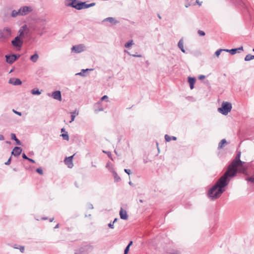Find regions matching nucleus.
Instances as JSON below:
<instances>
[{
	"mask_svg": "<svg viewBox=\"0 0 254 254\" xmlns=\"http://www.w3.org/2000/svg\"><path fill=\"white\" fill-rule=\"evenodd\" d=\"M93 69H89V68H87V69H82L81 72H79V73H77L76 74V75H80V76H85V74H84V73L87 71H89V70H92Z\"/></svg>",
	"mask_w": 254,
	"mask_h": 254,
	"instance_id": "obj_25",
	"label": "nucleus"
},
{
	"mask_svg": "<svg viewBox=\"0 0 254 254\" xmlns=\"http://www.w3.org/2000/svg\"><path fill=\"white\" fill-rule=\"evenodd\" d=\"M23 42L21 38L17 36L11 41L12 45L16 48H21L23 45Z\"/></svg>",
	"mask_w": 254,
	"mask_h": 254,
	"instance_id": "obj_9",
	"label": "nucleus"
},
{
	"mask_svg": "<svg viewBox=\"0 0 254 254\" xmlns=\"http://www.w3.org/2000/svg\"><path fill=\"white\" fill-rule=\"evenodd\" d=\"M103 109L102 108H100L99 109V111H103Z\"/></svg>",
	"mask_w": 254,
	"mask_h": 254,
	"instance_id": "obj_62",
	"label": "nucleus"
},
{
	"mask_svg": "<svg viewBox=\"0 0 254 254\" xmlns=\"http://www.w3.org/2000/svg\"><path fill=\"white\" fill-rule=\"evenodd\" d=\"M77 0H72V2L68 4V6H70L75 8V5H76Z\"/></svg>",
	"mask_w": 254,
	"mask_h": 254,
	"instance_id": "obj_31",
	"label": "nucleus"
},
{
	"mask_svg": "<svg viewBox=\"0 0 254 254\" xmlns=\"http://www.w3.org/2000/svg\"><path fill=\"white\" fill-rule=\"evenodd\" d=\"M106 167L111 172V171H114L113 165L110 162H108L106 165Z\"/></svg>",
	"mask_w": 254,
	"mask_h": 254,
	"instance_id": "obj_27",
	"label": "nucleus"
},
{
	"mask_svg": "<svg viewBox=\"0 0 254 254\" xmlns=\"http://www.w3.org/2000/svg\"><path fill=\"white\" fill-rule=\"evenodd\" d=\"M36 172L40 175L43 174V170L41 168H38L36 169Z\"/></svg>",
	"mask_w": 254,
	"mask_h": 254,
	"instance_id": "obj_37",
	"label": "nucleus"
},
{
	"mask_svg": "<svg viewBox=\"0 0 254 254\" xmlns=\"http://www.w3.org/2000/svg\"><path fill=\"white\" fill-rule=\"evenodd\" d=\"M111 172L113 173L114 177V180L116 182H118L121 180L120 177L118 175L116 172L114 171H111Z\"/></svg>",
	"mask_w": 254,
	"mask_h": 254,
	"instance_id": "obj_23",
	"label": "nucleus"
},
{
	"mask_svg": "<svg viewBox=\"0 0 254 254\" xmlns=\"http://www.w3.org/2000/svg\"><path fill=\"white\" fill-rule=\"evenodd\" d=\"M42 219L43 220H47V217H43V218H42Z\"/></svg>",
	"mask_w": 254,
	"mask_h": 254,
	"instance_id": "obj_60",
	"label": "nucleus"
},
{
	"mask_svg": "<svg viewBox=\"0 0 254 254\" xmlns=\"http://www.w3.org/2000/svg\"><path fill=\"white\" fill-rule=\"evenodd\" d=\"M11 34V29L8 27H5L0 30V39H7Z\"/></svg>",
	"mask_w": 254,
	"mask_h": 254,
	"instance_id": "obj_7",
	"label": "nucleus"
},
{
	"mask_svg": "<svg viewBox=\"0 0 254 254\" xmlns=\"http://www.w3.org/2000/svg\"><path fill=\"white\" fill-rule=\"evenodd\" d=\"M65 131V129L64 128H63L62 129H61V131L62 132H64Z\"/></svg>",
	"mask_w": 254,
	"mask_h": 254,
	"instance_id": "obj_58",
	"label": "nucleus"
},
{
	"mask_svg": "<svg viewBox=\"0 0 254 254\" xmlns=\"http://www.w3.org/2000/svg\"><path fill=\"white\" fill-rule=\"evenodd\" d=\"M246 180L248 182H251V183L254 184V177L252 176V177L247 178L246 179Z\"/></svg>",
	"mask_w": 254,
	"mask_h": 254,
	"instance_id": "obj_35",
	"label": "nucleus"
},
{
	"mask_svg": "<svg viewBox=\"0 0 254 254\" xmlns=\"http://www.w3.org/2000/svg\"><path fill=\"white\" fill-rule=\"evenodd\" d=\"M88 208L89 209H93V206L92 204H88Z\"/></svg>",
	"mask_w": 254,
	"mask_h": 254,
	"instance_id": "obj_50",
	"label": "nucleus"
},
{
	"mask_svg": "<svg viewBox=\"0 0 254 254\" xmlns=\"http://www.w3.org/2000/svg\"><path fill=\"white\" fill-rule=\"evenodd\" d=\"M241 152H239L235 158L232 161L228 166L227 171L225 173L229 177L233 178L237 175L238 172H240L243 168L244 162L240 160Z\"/></svg>",
	"mask_w": 254,
	"mask_h": 254,
	"instance_id": "obj_2",
	"label": "nucleus"
},
{
	"mask_svg": "<svg viewBox=\"0 0 254 254\" xmlns=\"http://www.w3.org/2000/svg\"><path fill=\"white\" fill-rule=\"evenodd\" d=\"M189 5H190V4L186 5V7H189Z\"/></svg>",
	"mask_w": 254,
	"mask_h": 254,
	"instance_id": "obj_63",
	"label": "nucleus"
},
{
	"mask_svg": "<svg viewBox=\"0 0 254 254\" xmlns=\"http://www.w3.org/2000/svg\"><path fill=\"white\" fill-rule=\"evenodd\" d=\"M31 93L33 95H40L41 93V92L39 91L38 89L37 88H34L31 91Z\"/></svg>",
	"mask_w": 254,
	"mask_h": 254,
	"instance_id": "obj_26",
	"label": "nucleus"
},
{
	"mask_svg": "<svg viewBox=\"0 0 254 254\" xmlns=\"http://www.w3.org/2000/svg\"><path fill=\"white\" fill-rule=\"evenodd\" d=\"M127 53L129 55V56H131L133 57H139V58H140V57H142V55H137V54H130L129 52H127Z\"/></svg>",
	"mask_w": 254,
	"mask_h": 254,
	"instance_id": "obj_36",
	"label": "nucleus"
},
{
	"mask_svg": "<svg viewBox=\"0 0 254 254\" xmlns=\"http://www.w3.org/2000/svg\"><path fill=\"white\" fill-rule=\"evenodd\" d=\"M61 135L63 137L64 140H66L67 141L69 140V136L67 132H66L62 134Z\"/></svg>",
	"mask_w": 254,
	"mask_h": 254,
	"instance_id": "obj_30",
	"label": "nucleus"
},
{
	"mask_svg": "<svg viewBox=\"0 0 254 254\" xmlns=\"http://www.w3.org/2000/svg\"><path fill=\"white\" fill-rule=\"evenodd\" d=\"M118 219L116 218L114 219V220L113 222L115 223L116 222L118 221Z\"/></svg>",
	"mask_w": 254,
	"mask_h": 254,
	"instance_id": "obj_56",
	"label": "nucleus"
},
{
	"mask_svg": "<svg viewBox=\"0 0 254 254\" xmlns=\"http://www.w3.org/2000/svg\"><path fill=\"white\" fill-rule=\"evenodd\" d=\"M205 76L203 75H200L199 77H198V78L200 80H201V79H203L205 78Z\"/></svg>",
	"mask_w": 254,
	"mask_h": 254,
	"instance_id": "obj_47",
	"label": "nucleus"
},
{
	"mask_svg": "<svg viewBox=\"0 0 254 254\" xmlns=\"http://www.w3.org/2000/svg\"><path fill=\"white\" fill-rule=\"evenodd\" d=\"M71 114V120L69 121V123H71L73 121H74L76 116L78 115L79 112L77 109H75L73 112L70 113Z\"/></svg>",
	"mask_w": 254,
	"mask_h": 254,
	"instance_id": "obj_18",
	"label": "nucleus"
},
{
	"mask_svg": "<svg viewBox=\"0 0 254 254\" xmlns=\"http://www.w3.org/2000/svg\"><path fill=\"white\" fill-rule=\"evenodd\" d=\"M74 155L69 156L68 157H66L64 160V162L66 165H67L68 167L69 168H71L73 166V164L72 163V158L73 157Z\"/></svg>",
	"mask_w": 254,
	"mask_h": 254,
	"instance_id": "obj_11",
	"label": "nucleus"
},
{
	"mask_svg": "<svg viewBox=\"0 0 254 254\" xmlns=\"http://www.w3.org/2000/svg\"><path fill=\"white\" fill-rule=\"evenodd\" d=\"M24 26H22L18 31V35L17 37H18L20 38H22L24 35Z\"/></svg>",
	"mask_w": 254,
	"mask_h": 254,
	"instance_id": "obj_21",
	"label": "nucleus"
},
{
	"mask_svg": "<svg viewBox=\"0 0 254 254\" xmlns=\"http://www.w3.org/2000/svg\"><path fill=\"white\" fill-rule=\"evenodd\" d=\"M10 162H11V157H10V158L8 159V160L6 162H5V163H4V164H5V165H9V164H10Z\"/></svg>",
	"mask_w": 254,
	"mask_h": 254,
	"instance_id": "obj_43",
	"label": "nucleus"
},
{
	"mask_svg": "<svg viewBox=\"0 0 254 254\" xmlns=\"http://www.w3.org/2000/svg\"><path fill=\"white\" fill-rule=\"evenodd\" d=\"M238 49V53H239L240 51L243 50V46H241L238 48H237Z\"/></svg>",
	"mask_w": 254,
	"mask_h": 254,
	"instance_id": "obj_46",
	"label": "nucleus"
},
{
	"mask_svg": "<svg viewBox=\"0 0 254 254\" xmlns=\"http://www.w3.org/2000/svg\"><path fill=\"white\" fill-rule=\"evenodd\" d=\"M71 50L75 53H80L85 50V46L84 44L75 45L72 47Z\"/></svg>",
	"mask_w": 254,
	"mask_h": 254,
	"instance_id": "obj_8",
	"label": "nucleus"
},
{
	"mask_svg": "<svg viewBox=\"0 0 254 254\" xmlns=\"http://www.w3.org/2000/svg\"><path fill=\"white\" fill-rule=\"evenodd\" d=\"M188 82L190 84V89L194 88V85L195 82V78L194 77H189L188 78Z\"/></svg>",
	"mask_w": 254,
	"mask_h": 254,
	"instance_id": "obj_17",
	"label": "nucleus"
},
{
	"mask_svg": "<svg viewBox=\"0 0 254 254\" xmlns=\"http://www.w3.org/2000/svg\"><path fill=\"white\" fill-rule=\"evenodd\" d=\"M105 21H108V22H110L111 23H112L113 25H116V24H117L119 22L117 20H116V19L115 18L111 17H107V18L104 19L103 20V22H105Z\"/></svg>",
	"mask_w": 254,
	"mask_h": 254,
	"instance_id": "obj_16",
	"label": "nucleus"
},
{
	"mask_svg": "<svg viewBox=\"0 0 254 254\" xmlns=\"http://www.w3.org/2000/svg\"><path fill=\"white\" fill-rule=\"evenodd\" d=\"M93 250V246L92 245H85L80 247L75 252V254H88Z\"/></svg>",
	"mask_w": 254,
	"mask_h": 254,
	"instance_id": "obj_5",
	"label": "nucleus"
},
{
	"mask_svg": "<svg viewBox=\"0 0 254 254\" xmlns=\"http://www.w3.org/2000/svg\"><path fill=\"white\" fill-rule=\"evenodd\" d=\"M52 97L56 100H58L59 101H61V93L60 91H55L53 92Z\"/></svg>",
	"mask_w": 254,
	"mask_h": 254,
	"instance_id": "obj_14",
	"label": "nucleus"
},
{
	"mask_svg": "<svg viewBox=\"0 0 254 254\" xmlns=\"http://www.w3.org/2000/svg\"><path fill=\"white\" fill-rule=\"evenodd\" d=\"M108 99V97L107 96V95H104L101 98V101H103V100H106V99Z\"/></svg>",
	"mask_w": 254,
	"mask_h": 254,
	"instance_id": "obj_44",
	"label": "nucleus"
},
{
	"mask_svg": "<svg viewBox=\"0 0 254 254\" xmlns=\"http://www.w3.org/2000/svg\"><path fill=\"white\" fill-rule=\"evenodd\" d=\"M39 58V55L35 53L33 55L31 56L30 58V60L33 63H36Z\"/></svg>",
	"mask_w": 254,
	"mask_h": 254,
	"instance_id": "obj_24",
	"label": "nucleus"
},
{
	"mask_svg": "<svg viewBox=\"0 0 254 254\" xmlns=\"http://www.w3.org/2000/svg\"><path fill=\"white\" fill-rule=\"evenodd\" d=\"M129 184L131 185L132 184L131 182H129Z\"/></svg>",
	"mask_w": 254,
	"mask_h": 254,
	"instance_id": "obj_64",
	"label": "nucleus"
},
{
	"mask_svg": "<svg viewBox=\"0 0 254 254\" xmlns=\"http://www.w3.org/2000/svg\"><path fill=\"white\" fill-rule=\"evenodd\" d=\"M196 2L197 3H198V4H199V5H200V3H199V2L198 0H196Z\"/></svg>",
	"mask_w": 254,
	"mask_h": 254,
	"instance_id": "obj_59",
	"label": "nucleus"
},
{
	"mask_svg": "<svg viewBox=\"0 0 254 254\" xmlns=\"http://www.w3.org/2000/svg\"><path fill=\"white\" fill-rule=\"evenodd\" d=\"M143 162L145 164L147 163V161L145 160H144Z\"/></svg>",
	"mask_w": 254,
	"mask_h": 254,
	"instance_id": "obj_61",
	"label": "nucleus"
},
{
	"mask_svg": "<svg viewBox=\"0 0 254 254\" xmlns=\"http://www.w3.org/2000/svg\"><path fill=\"white\" fill-rule=\"evenodd\" d=\"M227 143V141L225 139H223L221 140V141L219 142V145H218V148L219 149H221L223 148V145L224 144H226Z\"/></svg>",
	"mask_w": 254,
	"mask_h": 254,
	"instance_id": "obj_28",
	"label": "nucleus"
},
{
	"mask_svg": "<svg viewBox=\"0 0 254 254\" xmlns=\"http://www.w3.org/2000/svg\"><path fill=\"white\" fill-rule=\"evenodd\" d=\"M27 160H28L29 161L33 163H35V161L33 159L29 158H28Z\"/></svg>",
	"mask_w": 254,
	"mask_h": 254,
	"instance_id": "obj_48",
	"label": "nucleus"
},
{
	"mask_svg": "<svg viewBox=\"0 0 254 254\" xmlns=\"http://www.w3.org/2000/svg\"><path fill=\"white\" fill-rule=\"evenodd\" d=\"M121 219L123 220H127L128 219V215L126 210H124L123 208H121L119 212Z\"/></svg>",
	"mask_w": 254,
	"mask_h": 254,
	"instance_id": "obj_12",
	"label": "nucleus"
},
{
	"mask_svg": "<svg viewBox=\"0 0 254 254\" xmlns=\"http://www.w3.org/2000/svg\"><path fill=\"white\" fill-rule=\"evenodd\" d=\"M231 178H232L224 173L215 185L208 190L207 193L208 197L212 200L219 198L225 191L224 188L229 184Z\"/></svg>",
	"mask_w": 254,
	"mask_h": 254,
	"instance_id": "obj_1",
	"label": "nucleus"
},
{
	"mask_svg": "<svg viewBox=\"0 0 254 254\" xmlns=\"http://www.w3.org/2000/svg\"><path fill=\"white\" fill-rule=\"evenodd\" d=\"M238 52V49L237 48L230 49L229 51L231 55H234Z\"/></svg>",
	"mask_w": 254,
	"mask_h": 254,
	"instance_id": "obj_33",
	"label": "nucleus"
},
{
	"mask_svg": "<svg viewBox=\"0 0 254 254\" xmlns=\"http://www.w3.org/2000/svg\"><path fill=\"white\" fill-rule=\"evenodd\" d=\"M229 51L230 50L228 49H222V51H226L227 52H229Z\"/></svg>",
	"mask_w": 254,
	"mask_h": 254,
	"instance_id": "obj_54",
	"label": "nucleus"
},
{
	"mask_svg": "<svg viewBox=\"0 0 254 254\" xmlns=\"http://www.w3.org/2000/svg\"><path fill=\"white\" fill-rule=\"evenodd\" d=\"M114 223L113 222H111L109 224H108L109 227L111 229H113L114 228Z\"/></svg>",
	"mask_w": 254,
	"mask_h": 254,
	"instance_id": "obj_41",
	"label": "nucleus"
},
{
	"mask_svg": "<svg viewBox=\"0 0 254 254\" xmlns=\"http://www.w3.org/2000/svg\"><path fill=\"white\" fill-rule=\"evenodd\" d=\"M253 59H254V55L251 54L247 55L245 58V61H250Z\"/></svg>",
	"mask_w": 254,
	"mask_h": 254,
	"instance_id": "obj_29",
	"label": "nucleus"
},
{
	"mask_svg": "<svg viewBox=\"0 0 254 254\" xmlns=\"http://www.w3.org/2000/svg\"><path fill=\"white\" fill-rule=\"evenodd\" d=\"M231 103L227 102H223L222 103L221 107L218 109V111L224 115H227L232 109Z\"/></svg>",
	"mask_w": 254,
	"mask_h": 254,
	"instance_id": "obj_4",
	"label": "nucleus"
},
{
	"mask_svg": "<svg viewBox=\"0 0 254 254\" xmlns=\"http://www.w3.org/2000/svg\"><path fill=\"white\" fill-rule=\"evenodd\" d=\"M33 11V8L30 6H24L18 10H13L11 13L12 17L17 16H25Z\"/></svg>",
	"mask_w": 254,
	"mask_h": 254,
	"instance_id": "obj_3",
	"label": "nucleus"
},
{
	"mask_svg": "<svg viewBox=\"0 0 254 254\" xmlns=\"http://www.w3.org/2000/svg\"><path fill=\"white\" fill-rule=\"evenodd\" d=\"M22 151V149L21 147L16 146L13 149L11 154L14 156H18L21 153Z\"/></svg>",
	"mask_w": 254,
	"mask_h": 254,
	"instance_id": "obj_13",
	"label": "nucleus"
},
{
	"mask_svg": "<svg viewBox=\"0 0 254 254\" xmlns=\"http://www.w3.org/2000/svg\"><path fill=\"white\" fill-rule=\"evenodd\" d=\"M19 55L12 54L11 55H5L6 62L10 64H13L19 57Z\"/></svg>",
	"mask_w": 254,
	"mask_h": 254,
	"instance_id": "obj_10",
	"label": "nucleus"
},
{
	"mask_svg": "<svg viewBox=\"0 0 254 254\" xmlns=\"http://www.w3.org/2000/svg\"><path fill=\"white\" fill-rule=\"evenodd\" d=\"M129 249V247L127 246L124 251V254H127Z\"/></svg>",
	"mask_w": 254,
	"mask_h": 254,
	"instance_id": "obj_40",
	"label": "nucleus"
},
{
	"mask_svg": "<svg viewBox=\"0 0 254 254\" xmlns=\"http://www.w3.org/2000/svg\"><path fill=\"white\" fill-rule=\"evenodd\" d=\"M11 139L12 140L15 141L17 145H21V141L16 138V135L14 133H11Z\"/></svg>",
	"mask_w": 254,
	"mask_h": 254,
	"instance_id": "obj_20",
	"label": "nucleus"
},
{
	"mask_svg": "<svg viewBox=\"0 0 254 254\" xmlns=\"http://www.w3.org/2000/svg\"><path fill=\"white\" fill-rule=\"evenodd\" d=\"M222 51V49H219L218 50H217L215 53V55L217 56V57H218L221 52Z\"/></svg>",
	"mask_w": 254,
	"mask_h": 254,
	"instance_id": "obj_39",
	"label": "nucleus"
},
{
	"mask_svg": "<svg viewBox=\"0 0 254 254\" xmlns=\"http://www.w3.org/2000/svg\"><path fill=\"white\" fill-rule=\"evenodd\" d=\"M13 112L17 115H19V116H21V112H17V111H15L13 110Z\"/></svg>",
	"mask_w": 254,
	"mask_h": 254,
	"instance_id": "obj_49",
	"label": "nucleus"
},
{
	"mask_svg": "<svg viewBox=\"0 0 254 254\" xmlns=\"http://www.w3.org/2000/svg\"><path fill=\"white\" fill-rule=\"evenodd\" d=\"M22 157L23 159L27 160L28 157L26 156V155L25 153H23Z\"/></svg>",
	"mask_w": 254,
	"mask_h": 254,
	"instance_id": "obj_45",
	"label": "nucleus"
},
{
	"mask_svg": "<svg viewBox=\"0 0 254 254\" xmlns=\"http://www.w3.org/2000/svg\"><path fill=\"white\" fill-rule=\"evenodd\" d=\"M4 139V136L2 134H0V140H3Z\"/></svg>",
	"mask_w": 254,
	"mask_h": 254,
	"instance_id": "obj_51",
	"label": "nucleus"
},
{
	"mask_svg": "<svg viewBox=\"0 0 254 254\" xmlns=\"http://www.w3.org/2000/svg\"><path fill=\"white\" fill-rule=\"evenodd\" d=\"M133 44V41L132 40H130V41H129L128 42L126 43V44L125 45V47L126 48H129L131 46H132Z\"/></svg>",
	"mask_w": 254,
	"mask_h": 254,
	"instance_id": "obj_32",
	"label": "nucleus"
},
{
	"mask_svg": "<svg viewBox=\"0 0 254 254\" xmlns=\"http://www.w3.org/2000/svg\"><path fill=\"white\" fill-rule=\"evenodd\" d=\"M197 33L200 36H203L205 35V32L200 30H198Z\"/></svg>",
	"mask_w": 254,
	"mask_h": 254,
	"instance_id": "obj_38",
	"label": "nucleus"
},
{
	"mask_svg": "<svg viewBox=\"0 0 254 254\" xmlns=\"http://www.w3.org/2000/svg\"><path fill=\"white\" fill-rule=\"evenodd\" d=\"M103 152L107 153L109 156H110V155L111 154V153L110 152H105L104 151Z\"/></svg>",
	"mask_w": 254,
	"mask_h": 254,
	"instance_id": "obj_53",
	"label": "nucleus"
},
{
	"mask_svg": "<svg viewBox=\"0 0 254 254\" xmlns=\"http://www.w3.org/2000/svg\"><path fill=\"white\" fill-rule=\"evenodd\" d=\"M132 241H130V242L128 243V244L127 245V246H128V247H130L132 245Z\"/></svg>",
	"mask_w": 254,
	"mask_h": 254,
	"instance_id": "obj_52",
	"label": "nucleus"
},
{
	"mask_svg": "<svg viewBox=\"0 0 254 254\" xmlns=\"http://www.w3.org/2000/svg\"><path fill=\"white\" fill-rule=\"evenodd\" d=\"M165 140L167 141V142H169L171 140H177V137H175V136H169V135L168 134H166L165 135Z\"/></svg>",
	"mask_w": 254,
	"mask_h": 254,
	"instance_id": "obj_22",
	"label": "nucleus"
},
{
	"mask_svg": "<svg viewBox=\"0 0 254 254\" xmlns=\"http://www.w3.org/2000/svg\"><path fill=\"white\" fill-rule=\"evenodd\" d=\"M95 2H92L90 4H87L86 2H78L76 5H75V8L77 10H80L82 9H85L95 5Z\"/></svg>",
	"mask_w": 254,
	"mask_h": 254,
	"instance_id": "obj_6",
	"label": "nucleus"
},
{
	"mask_svg": "<svg viewBox=\"0 0 254 254\" xmlns=\"http://www.w3.org/2000/svg\"><path fill=\"white\" fill-rule=\"evenodd\" d=\"M178 46L179 48L181 50V51L183 53H185V50L184 48V42L183 40L182 39H180L178 42Z\"/></svg>",
	"mask_w": 254,
	"mask_h": 254,
	"instance_id": "obj_19",
	"label": "nucleus"
},
{
	"mask_svg": "<svg viewBox=\"0 0 254 254\" xmlns=\"http://www.w3.org/2000/svg\"><path fill=\"white\" fill-rule=\"evenodd\" d=\"M124 171L128 175H130V174L131 173V171L129 169H125Z\"/></svg>",
	"mask_w": 254,
	"mask_h": 254,
	"instance_id": "obj_42",
	"label": "nucleus"
},
{
	"mask_svg": "<svg viewBox=\"0 0 254 254\" xmlns=\"http://www.w3.org/2000/svg\"><path fill=\"white\" fill-rule=\"evenodd\" d=\"M59 227V225L58 224L56 225V226L54 227L55 229L58 228Z\"/></svg>",
	"mask_w": 254,
	"mask_h": 254,
	"instance_id": "obj_55",
	"label": "nucleus"
},
{
	"mask_svg": "<svg viewBox=\"0 0 254 254\" xmlns=\"http://www.w3.org/2000/svg\"><path fill=\"white\" fill-rule=\"evenodd\" d=\"M8 82L14 85H19L22 84V81L19 78H10Z\"/></svg>",
	"mask_w": 254,
	"mask_h": 254,
	"instance_id": "obj_15",
	"label": "nucleus"
},
{
	"mask_svg": "<svg viewBox=\"0 0 254 254\" xmlns=\"http://www.w3.org/2000/svg\"><path fill=\"white\" fill-rule=\"evenodd\" d=\"M14 249H19L21 253H24L25 247L22 246H19V247H14Z\"/></svg>",
	"mask_w": 254,
	"mask_h": 254,
	"instance_id": "obj_34",
	"label": "nucleus"
},
{
	"mask_svg": "<svg viewBox=\"0 0 254 254\" xmlns=\"http://www.w3.org/2000/svg\"><path fill=\"white\" fill-rule=\"evenodd\" d=\"M54 218L53 217V218H51L50 219V222H52L53 220H54Z\"/></svg>",
	"mask_w": 254,
	"mask_h": 254,
	"instance_id": "obj_57",
	"label": "nucleus"
}]
</instances>
